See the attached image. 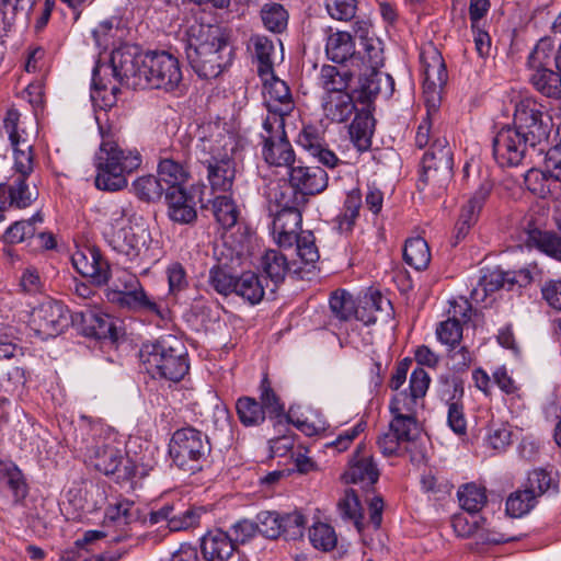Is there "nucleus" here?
I'll use <instances>...</instances> for the list:
<instances>
[{"label": "nucleus", "instance_id": "f257e3e1", "mask_svg": "<svg viewBox=\"0 0 561 561\" xmlns=\"http://www.w3.org/2000/svg\"><path fill=\"white\" fill-rule=\"evenodd\" d=\"M197 161L206 169L214 193L232 190L237 175L238 140L218 123H207L198 129Z\"/></svg>", "mask_w": 561, "mask_h": 561}, {"label": "nucleus", "instance_id": "f03ea898", "mask_svg": "<svg viewBox=\"0 0 561 561\" xmlns=\"http://www.w3.org/2000/svg\"><path fill=\"white\" fill-rule=\"evenodd\" d=\"M183 41L186 59L199 78L215 79L231 64L232 50L218 25L194 21Z\"/></svg>", "mask_w": 561, "mask_h": 561}, {"label": "nucleus", "instance_id": "7ed1b4c3", "mask_svg": "<svg viewBox=\"0 0 561 561\" xmlns=\"http://www.w3.org/2000/svg\"><path fill=\"white\" fill-rule=\"evenodd\" d=\"M141 154L136 149H123L111 136L102 137L95 154V186L116 192L127 186V175L141 165Z\"/></svg>", "mask_w": 561, "mask_h": 561}, {"label": "nucleus", "instance_id": "20e7f679", "mask_svg": "<svg viewBox=\"0 0 561 561\" xmlns=\"http://www.w3.org/2000/svg\"><path fill=\"white\" fill-rule=\"evenodd\" d=\"M139 358L144 369L152 378L178 382L190 369L185 345L172 334L144 343L139 351Z\"/></svg>", "mask_w": 561, "mask_h": 561}, {"label": "nucleus", "instance_id": "39448f33", "mask_svg": "<svg viewBox=\"0 0 561 561\" xmlns=\"http://www.w3.org/2000/svg\"><path fill=\"white\" fill-rule=\"evenodd\" d=\"M105 297L119 309L145 312L161 320L168 318L169 310L163 300L147 294L136 274L126 268H116L110 274Z\"/></svg>", "mask_w": 561, "mask_h": 561}, {"label": "nucleus", "instance_id": "423d86ee", "mask_svg": "<svg viewBox=\"0 0 561 561\" xmlns=\"http://www.w3.org/2000/svg\"><path fill=\"white\" fill-rule=\"evenodd\" d=\"M454 158L446 138H436L422 159V171L417 182L419 191H428L440 196L454 175Z\"/></svg>", "mask_w": 561, "mask_h": 561}, {"label": "nucleus", "instance_id": "0eeeda50", "mask_svg": "<svg viewBox=\"0 0 561 561\" xmlns=\"http://www.w3.org/2000/svg\"><path fill=\"white\" fill-rule=\"evenodd\" d=\"M210 450L208 436L195 427L186 426L172 434L168 451L179 469L196 472L203 468Z\"/></svg>", "mask_w": 561, "mask_h": 561}, {"label": "nucleus", "instance_id": "6e6552de", "mask_svg": "<svg viewBox=\"0 0 561 561\" xmlns=\"http://www.w3.org/2000/svg\"><path fill=\"white\" fill-rule=\"evenodd\" d=\"M140 518L139 507L128 499H121L107 506L103 529L87 530L82 539L77 540L79 547L108 538L110 542H122L131 537L130 525Z\"/></svg>", "mask_w": 561, "mask_h": 561}, {"label": "nucleus", "instance_id": "1a4fd4ad", "mask_svg": "<svg viewBox=\"0 0 561 561\" xmlns=\"http://www.w3.org/2000/svg\"><path fill=\"white\" fill-rule=\"evenodd\" d=\"M142 77L137 80L139 89L152 88L172 91L182 81L179 60L167 51H151L144 55Z\"/></svg>", "mask_w": 561, "mask_h": 561}, {"label": "nucleus", "instance_id": "9d476101", "mask_svg": "<svg viewBox=\"0 0 561 561\" xmlns=\"http://www.w3.org/2000/svg\"><path fill=\"white\" fill-rule=\"evenodd\" d=\"M551 118L545 106L534 98H524L515 105L513 126L531 142V148L546 144L551 131Z\"/></svg>", "mask_w": 561, "mask_h": 561}, {"label": "nucleus", "instance_id": "9b49d317", "mask_svg": "<svg viewBox=\"0 0 561 561\" xmlns=\"http://www.w3.org/2000/svg\"><path fill=\"white\" fill-rule=\"evenodd\" d=\"M72 324V314L61 301L46 300L34 307L28 325L42 340L56 337Z\"/></svg>", "mask_w": 561, "mask_h": 561}, {"label": "nucleus", "instance_id": "f8f14e48", "mask_svg": "<svg viewBox=\"0 0 561 561\" xmlns=\"http://www.w3.org/2000/svg\"><path fill=\"white\" fill-rule=\"evenodd\" d=\"M262 157L272 167L290 168L296 159L295 151L288 140L285 123L280 121H263Z\"/></svg>", "mask_w": 561, "mask_h": 561}, {"label": "nucleus", "instance_id": "ddd939ff", "mask_svg": "<svg viewBox=\"0 0 561 561\" xmlns=\"http://www.w3.org/2000/svg\"><path fill=\"white\" fill-rule=\"evenodd\" d=\"M493 157L502 168L518 167L531 148L528 138L516 128L507 125L501 128L493 138Z\"/></svg>", "mask_w": 561, "mask_h": 561}, {"label": "nucleus", "instance_id": "4468645a", "mask_svg": "<svg viewBox=\"0 0 561 561\" xmlns=\"http://www.w3.org/2000/svg\"><path fill=\"white\" fill-rule=\"evenodd\" d=\"M261 80L263 81L264 105L267 110L264 121L285 123V117L290 115L296 106L288 84L277 78L274 72Z\"/></svg>", "mask_w": 561, "mask_h": 561}, {"label": "nucleus", "instance_id": "2eb2a0df", "mask_svg": "<svg viewBox=\"0 0 561 561\" xmlns=\"http://www.w3.org/2000/svg\"><path fill=\"white\" fill-rule=\"evenodd\" d=\"M157 174L167 191L185 187L191 180L187 151L176 149L161 151Z\"/></svg>", "mask_w": 561, "mask_h": 561}, {"label": "nucleus", "instance_id": "dca6fc26", "mask_svg": "<svg viewBox=\"0 0 561 561\" xmlns=\"http://www.w3.org/2000/svg\"><path fill=\"white\" fill-rule=\"evenodd\" d=\"M72 325L87 336L96 340H117L116 327L113 319L101 311L87 309L72 314Z\"/></svg>", "mask_w": 561, "mask_h": 561}, {"label": "nucleus", "instance_id": "f3484780", "mask_svg": "<svg viewBox=\"0 0 561 561\" xmlns=\"http://www.w3.org/2000/svg\"><path fill=\"white\" fill-rule=\"evenodd\" d=\"M76 271L84 277H89L98 286L108 283L111 267L95 247H85L76 251L71 256Z\"/></svg>", "mask_w": 561, "mask_h": 561}, {"label": "nucleus", "instance_id": "a211bd4d", "mask_svg": "<svg viewBox=\"0 0 561 561\" xmlns=\"http://www.w3.org/2000/svg\"><path fill=\"white\" fill-rule=\"evenodd\" d=\"M142 58L144 55L138 54L136 48L130 46H122L112 51V71L119 83L139 89L136 82L142 77Z\"/></svg>", "mask_w": 561, "mask_h": 561}, {"label": "nucleus", "instance_id": "6ab92c4d", "mask_svg": "<svg viewBox=\"0 0 561 561\" xmlns=\"http://www.w3.org/2000/svg\"><path fill=\"white\" fill-rule=\"evenodd\" d=\"M493 186L494 184L492 180L484 178L472 196L461 207L459 218L455 226V238L457 242L465 239L470 229L477 224L481 210L493 190Z\"/></svg>", "mask_w": 561, "mask_h": 561}, {"label": "nucleus", "instance_id": "aec40b11", "mask_svg": "<svg viewBox=\"0 0 561 561\" xmlns=\"http://www.w3.org/2000/svg\"><path fill=\"white\" fill-rule=\"evenodd\" d=\"M168 218L179 225H192L197 220V202L185 186L168 190L164 195Z\"/></svg>", "mask_w": 561, "mask_h": 561}, {"label": "nucleus", "instance_id": "412c9836", "mask_svg": "<svg viewBox=\"0 0 561 561\" xmlns=\"http://www.w3.org/2000/svg\"><path fill=\"white\" fill-rule=\"evenodd\" d=\"M420 60L421 71L424 77V93H433L432 99L434 98L437 101L435 95L439 94L448 79L444 58L436 48L432 47L421 53Z\"/></svg>", "mask_w": 561, "mask_h": 561}, {"label": "nucleus", "instance_id": "4be33fe9", "mask_svg": "<svg viewBox=\"0 0 561 561\" xmlns=\"http://www.w3.org/2000/svg\"><path fill=\"white\" fill-rule=\"evenodd\" d=\"M394 91L393 78L380 70H359L355 89L360 103L373 102L378 95L390 98Z\"/></svg>", "mask_w": 561, "mask_h": 561}, {"label": "nucleus", "instance_id": "5701e85b", "mask_svg": "<svg viewBox=\"0 0 561 561\" xmlns=\"http://www.w3.org/2000/svg\"><path fill=\"white\" fill-rule=\"evenodd\" d=\"M104 237L112 250L125 257L127 262H136L139 259L144 242L131 226H111L104 231Z\"/></svg>", "mask_w": 561, "mask_h": 561}, {"label": "nucleus", "instance_id": "b1692460", "mask_svg": "<svg viewBox=\"0 0 561 561\" xmlns=\"http://www.w3.org/2000/svg\"><path fill=\"white\" fill-rule=\"evenodd\" d=\"M343 478L347 483L370 486L378 481L379 470L371 455L367 454L365 445L359 444L344 472Z\"/></svg>", "mask_w": 561, "mask_h": 561}, {"label": "nucleus", "instance_id": "393cba45", "mask_svg": "<svg viewBox=\"0 0 561 561\" xmlns=\"http://www.w3.org/2000/svg\"><path fill=\"white\" fill-rule=\"evenodd\" d=\"M328 173L320 167H290L289 183L304 195H316L328 187Z\"/></svg>", "mask_w": 561, "mask_h": 561}, {"label": "nucleus", "instance_id": "a878e982", "mask_svg": "<svg viewBox=\"0 0 561 561\" xmlns=\"http://www.w3.org/2000/svg\"><path fill=\"white\" fill-rule=\"evenodd\" d=\"M471 311V305L466 299H461L460 304L454 302L450 306L449 313L451 317L442 321L436 328L437 340L448 346L460 344L462 339V327L460 320H468Z\"/></svg>", "mask_w": 561, "mask_h": 561}, {"label": "nucleus", "instance_id": "bb28decb", "mask_svg": "<svg viewBox=\"0 0 561 561\" xmlns=\"http://www.w3.org/2000/svg\"><path fill=\"white\" fill-rule=\"evenodd\" d=\"M0 493L11 496L14 506L25 504L28 484L22 470L12 461H0Z\"/></svg>", "mask_w": 561, "mask_h": 561}, {"label": "nucleus", "instance_id": "cd10ccee", "mask_svg": "<svg viewBox=\"0 0 561 561\" xmlns=\"http://www.w3.org/2000/svg\"><path fill=\"white\" fill-rule=\"evenodd\" d=\"M201 551L206 561H228L236 551V543L228 533L214 529L202 537Z\"/></svg>", "mask_w": 561, "mask_h": 561}, {"label": "nucleus", "instance_id": "c85d7f7f", "mask_svg": "<svg viewBox=\"0 0 561 561\" xmlns=\"http://www.w3.org/2000/svg\"><path fill=\"white\" fill-rule=\"evenodd\" d=\"M301 214L299 210L277 211L273 220L272 231L277 244L282 248H291L300 236Z\"/></svg>", "mask_w": 561, "mask_h": 561}, {"label": "nucleus", "instance_id": "c756f323", "mask_svg": "<svg viewBox=\"0 0 561 561\" xmlns=\"http://www.w3.org/2000/svg\"><path fill=\"white\" fill-rule=\"evenodd\" d=\"M321 107L327 119L335 124L347 123L358 111L353 94H324Z\"/></svg>", "mask_w": 561, "mask_h": 561}, {"label": "nucleus", "instance_id": "7c9ffc66", "mask_svg": "<svg viewBox=\"0 0 561 561\" xmlns=\"http://www.w3.org/2000/svg\"><path fill=\"white\" fill-rule=\"evenodd\" d=\"M392 306L389 299L385 298L379 291L366 294L356 308V320L366 325L374 324L385 312V318L391 314Z\"/></svg>", "mask_w": 561, "mask_h": 561}, {"label": "nucleus", "instance_id": "2f4dec72", "mask_svg": "<svg viewBox=\"0 0 561 561\" xmlns=\"http://www.w3.org/2000/svg\"><path fill=\"white\" fill-rule=\"evenodd\" d=\"M353 78L354 73L350 69L323 65L318 76V85L324 90V94L347 93Z\"/></svg>", "mask_w": 561, "mask_h": 561}, {"label": "nucleus", "instance_id": "473e14b6", "mask_svg": "<svg viewBox=\"0 0 561 561\" xmlns=\"http://www.w3.org/2000/svg\"><path fill=\"white\" fill-rule=\"evenodd\" d=\"M205 513L203 506L184 505L181 501H173L170 531H186L198 527Z\"/></svg>", "mask_w": 561, "mask_h": 561}, {"label": "nucleus", "instance_id": "72a5a7b5", "mask_svg": "<svg viewBox=\"0 0 561 561\" xmlns=\"http://www.w3.org/2000/svg\"><path fill=\"white\" fill-rule=\"evenodd\" d=\"M293 194L294 187L284 180L270 181L263 192L270 204V211H275V215L277 211L298 210L294 206Z\"/></svg>", "mask_w": 561, "mask_h": 561}, {"label": "nucleus", "instance_id": "f704fd0d", "mask_svg": "<svg viewBox=\"0 0 561 561\" xmlns=\"http://www.w3.org/2000/svg\"><path fill=\"white\" fill-rule=\"evenodd\" d=\"M353 116L348 127L351 141L359 151H365L371 145L375 119L370 112L365 110L357 111Z\"/></svg>", "mask_w": 561, "mask_h": 561}, {"label": "nucleus", "instance_id": "c9c22d12", "mask_svg": "<svg viewBox=\"0 0 561 561\" xmlns=\"http://www.w3.org/2000/svg\"><path fill=\"white\" fill-rule=\"evenodd\" d=\"M248 49L257 61V73L260 78L271 76L273 70V55L275 54V45L272 39L264 35H253L250 38Z\"/></svg>", "mask_w": 561, "mask_h": 561}, {"label": "nucleus", "instance_id": "e433bc0d", "mask_svg": "<svg viewBox=\"0 0 561 561\" xmlns=\"http://www.w3.org/2000/svg\"><path fill=\"white\" fill-rule=\"evenodd\" d=\"M327 57L336 64L345 62L348 58L352 60L355 56V43L348 32H331L325 42Z\"/></svg>", "mask_w": 561, "mask_h": 561}, {"label": "nucleus", "instance_id": "4c0bfd02", "mask_svg": "<svg viewBox=\"0 0 561 561\" xmlns=\"http://www.w3.org/2000/svg\"><path fill=\"white\" fill-rule=\"evenodd\" d=\"M26 383L25 369L11 364H0V401L22 393Z\"/></svg>", "mask_w": 561, "mask_h": 561}, {"label": "nucleus", "instance_id": "58836bf2", "mask_svg": "<svg viewBox=\"0 0 561 561\" xmlns=\"http://www.w3.org/2000/svg\"><path fill=\"white\" fill-rule=\"evenodd\" d=\"M529 82L541 95L550 99H561V72L551 68L530 71Z\"/></svg>", "mask_w": 561, "mask_h": 561}, {"label": "nucleus", "instance_id": "ea45409f", "mask_svg": "<svg viewBox=\"0 0 561 561\" xmlns=\"http://www.w3.org/2000/svg\"><path fill=\"white\" fill-rule=\"evenodd\" d=\"M362 207V196L359 191H352L347 194L342 211L334 218V229L340 233H350L353 231Z\"/></svg>", "mask_w": 561, "mask_h": 561}, {"label": "nucleus", "instance_id": "a19ab883", "mask_svg": "<svg viewBox=\"0 0 561 561\" xmlns=\"http://www.w3.org/2000/svg\"><path fill=\"white\" fill-rule=\"evenodd\" d=\"M261 271L275 284L284 282L289 272L287 257L278 250H266L260 259Z\"/></svg>", "mask_w": 561, "mask_h": 561}, {"label": "nucleus", "instance_id": "79ce46f5", "mask_svg": "<svg viewBox=\"0 0 561 561\" xmlns=\"http://www.w3.org/2000/svg\"><path fill=\"white\" fill-rule=\"evenodd\" d=\"M403 260L416 271L427 268L431 251L426 240L421 237L408 239L403 248Z\"/></svg>", "mask_w": 561, "mask_h": 561}, {"label": "nucleus", "instance_id": "37998d69", "mask_svg": "<svg viewBox=\"0 0 561 561\" xmlns=\"http://www.w3.org/2000/svg\"><path fill=\"white\" fill-rule=\"evenodd\" d=\"M211 210L216 221L228 230L234 227L240 217V209L233 198L228 195L216 196L211 202Z\"/></svg>", "mask_w": 561, "mask_h": 561}, {"label": "nucleus", "instance_id": "c03bdc74", "mask_svg": "<svg viewBox=\"0 0 561 561\" xmlns=\"http://www.w3.org/2000/svg\"><path fill=\"white\" fill-rule=\"evenodd\" d=\"M234 294L250 305H256L263 299L265 291L257 274L244 272L238 276Z\"/></svg>", "mask_w": 561, "mask_h": 561}, {"label": "nucleus", "instance_id": "a18cd8bd", "mask_svg": "<svg viewBox=\"0 0 561 561\" xmlns=\"http://www.w3.org/2000/svg\"><path fill=\"white\" fill-rule=\"evenodd\" d=\"M122 460L121 450L112 445L98 446L91 457L93 467L105 476L115 474Z\"/></svg>", "mask_w": 561, "mask_h": 561}, {"label": "nucleus", "instance_id": "49530a36", "mask_svg": "<svg viewBox=\"0 0 561 561\" xmlns=\"http://www.w3.org/2000/svg\"><path fill=\"white\" fill-rule=\"evenodd\" d=\"M383 50L379 39L366 38L364 50L354 56L353 65L359 70H380L383 66Z\"/></svg>", "mask_w": 561, "mask_h": 561}, {"label": "nucleus", "instance_id": "de8ad7c7", "mask_svg": "<svg viewBox=\"0 0 561 561\" xmlns=\"http://www.w3.org/2000/svg\"><path fill=\"white\" fill-rule=\"evenodd\" d=\"M337 511L342 519L352 522L358 533L365 528L363 522L362 505L354 490H346L337 502Z\"/></svg>", "mask_w": 561, "mask_h": 561}, {"label": "nucleus", "instance_id": "09e8293b", "mask_svg": "<svg viewBox=\"0 0 561 561\" xmlns=\"http://www.w3.org/2000/svg\"><path fill=\"white\" fill-rule=\"evenodd\" d=\"M239 421L244 426H259L265 421L266 412L252 397H241L236 402Z\"/></svg>", "mask_w": 561, "mask_h": 561}, {"label": "nucleus", "instance_id": "8fccbe9b", "mask_svg": "<svg viewBox=\"0 0 561 561\" xmlns=\"http://www.w3.org/2000/svg\"><path fill=\"white\" fill-rule=\"evenodd\" d=\"M133 188L137 197L144 202H158L165 195L167 188L159 175H142L134 181Z\"/></svg>", "mask_w": 561, "mask_h": 561}, {"label": "nucleus", "instance_id": "3c124183", "mask_svg": "<svg viewBox=\"0 0 561 561\" xmlns=\"http://www.w3.org/2000/svg\"><path fill=\"white\" fill-rule=\"evenodd\" d=\"M527 490L533 491L534 495L538 497L543 494H556L559 490L558 481L545 469H534L528 473L527 481L525 484Z\"/></svg>", "mask_w": 561, "mask_h": 561}, {"label": "nucleus", "instance_id": "603ef678", "mask_svg": "<svg viewBox=\"0 0 561 561\" xmlns=\"http://www.w3.org/2000/svg\"><path fill=\"white\" fill-rule=\"evenodd\" d=\"M390 411L393 415L389 424L391 431H393L403 443L413 440L419 433L415 419L411 415L402 414L394 403H391Z\"/></svg>", "mask_w": 561, "mask_h": 561}, {"label": "nucleus", "instance_id": "864d4df0", "mask_svg": "<svg viewBox=\"0 0 561 561\" xmlns=\"http://www.w3.org/2000/svg\"><path fill=\"white\" fill-rule=\"evenodd\" d=\"M531 492L525 488L511 493L506 500V513L512 517L528 514L537 505V499Z\"/></svg>", "mask_w": 561, "mask_h": 561}, {"label": "nucleus", "instance_id": "5fc2aeb1", "mask_svg": "<svg viewBox=\"0 0 561 561\" xmlns=\"http://www.w3.org/2000/svg\"><path fill=\"white\" fill-rule=\"evenodd\" d=\"M43 222L41 213L34 214L27 220L16 221L11 225L4 233V239L9 243H20L26 239L34 238L36 234V224Z\"/></svg>", "mask_w": 561, "mask_h": 561}, {"label": "nucleus", "instance_id": "6e6d98bb", "mask_svg": "<svg viewBox=\"0 0 561 561\" xmlns=\"http://www.w3.org/2000/svg\"><path fill=\"white\" fill-rule=\"evenodd\" d=\"M458 500L465 511L477 513L486 503L485 489L474 483L466 484L458 490Z\"/></svg>", "mask_w": 561, "mask_h": 561}, {"label": "nucleus", "instance_id": "4d7b16f0", "mask_svg": "<svg viewBox=\"0 0 561 561\" xmlns=\"http://www.w3.org/2000/svg\"><path fill=\"white\" fill-rule=\"evenodd\" d=\"M554 44L550 37L540 38L527 58V68L529 71L549 68L551 57L553 56Z\"/></svg>", "mask_w": 561, "mask_h": 561}, {"label": "nucleus", "instance_id": "13d9d810", "mask_svg": "<svg viewBox=\"0 0 561 561\" xmlns=\"http://www.w3.org/2000/svg\"><path fill=\"white\" fill-rule=\"evenodd\" d=\"M261 19L268 31L280 33L287 26L288 13L282 4L266 3L261 9Z\"/></svg>", "mask_w": 561, "mask_h": 561}, {"label": "nucleus", "instance_id": "bf43d9fd", "mask_svg": "<svg viewBox=\"0 0 561 561\" xmlns=\"http://www.w3.org/2000/svg\"><path fill=\"white\" fill-rule=\"evenodd\" d=\"M238 276L232 275L222 266L216 265L209 270L208 284L219 295L234 294Z\"/></svg>", "mask_w": 561, "mask_h": 561}, {"label": "nucleus", "instance_id": "052dcab7", "mask_svg": "<svg viewBox=\"0 0 561 561\" xmlns=\"http://www.w3.org/2000/svg\"><path fill=\"white\" fill-rule=\"evenodd\" d=\"M330 309L332 313L342 321H348L352 318L356 319L355 301L351 294L346 290H336L330 297Z\"/></svg>", "mask_w": 561, "mask_h": 561}, {"label": "nucleus", "instance_id": "680f3d73", "mask_svg": "<svg viewBox=\"0 0 561 561\" xmlns=\"http://www.w3.org/2000/svg\"><path fill=\"white\" fill-rule=\"evenodd\" d=\"M260 404L271 417H278L284 414V404L271 386L267 376L261 380L259 388Z\"/></svg>", "mask_w": 561, "mask_h": 561}, {"label": "nucleus", "instance_id": "e2e57ef3", "mask_svg": "<svg viewBox=\"0 0 561 561\" xmlns=\"http://www.w3.org/2000/svg\"><path fill=\"white\" fill-rule=\"evenodd\" d=\"M311 545L319 550L330 551L337 543V536L332 526L325 523H317L309 529Z\"/></svg>", "mask_w": 561, "mask_h": 561}, {"label": "nucleus", "instance_id": "0e129e2a", "mask_svg": "<svg viewBox=\"0 0 561 561\" xmlns=\"http://www.w3.org/2000/svg\"><path fill=\"white\" fill-rule=\"evenodd\" d=\"M438 113V104L436 103V100L433 98V100L427 99L426 100V115L422 118L421 123L417 126L416 134H415V146L420 149L426 147L430 145V141L432 139V125L433 119Z\"/></svg>", "mask_w": 561, "mask_h": 561}, {"label": "nucleus", "instance_id": "69168bd1", "mask_svg": "<svg viewBox=\"0 0 561 561\" xmlns=\"http://www.w3.org/2000/svg\"><path fill=\"white\" fill-rule=\"evenodd\" d=\"M297 145L309 154L325 142V131L313 124H306L297 136Z\"/></svg>", "mask_w": 561, "mask_h": 561}, {"label": "nucleus", "instance_id": "338daca9", "mask_svg": "<svg viewBox=\"0 0 561 561\" xmlns=\"http://www.w3.org/2000/svg\"><path fill=\"white\" fill-rule=\"evenodd\" d=\"M259 534L268 539L280 537L282 514L275 511H263L256 515Z\"/></svg>", "mask_w": 561, "mask_h": 561}, {"label": "nucleus", "instance_id": "774afa93", "mask_svg": "<svg viewBox=\"0 0 561 561\" xmlns=\"http://www.w3.org/2000/svg\"><path fill=\"white\" fill-rule=\"evenodd\" d=\"M305 524L306 518L298 511L282 514L280 536H284L286 539H296L301 537Z\"/></svg>", "mask_w": 561, "mask_h": 561}]
</instances>
